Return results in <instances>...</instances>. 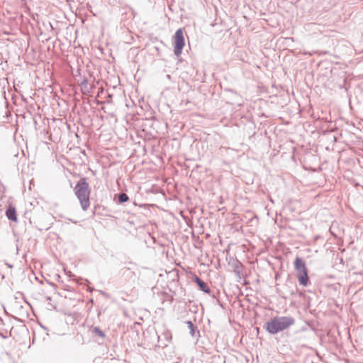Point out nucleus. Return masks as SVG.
Segmentation results:
<instances>
[{"instance_id":"obj_11","label":"nucleus","mask_w":363,"mask_h":363,"mask_svg":"<svg viewBox=\"0 0 363 363\" xmlns=\"http://www.w3.org/2000/svg\"><path fill=\"white\" fill-rule=\"evenodd\" d=\"M242 263L238 261V259H236V261L233 263V267L235 268V270H239V267H242Z\"/></svg>"},{"instance_id":"obj_3","label":"nucleus","mask_w":363,"mask_h":363,"mask_svg":"<svg viewBox=\"0 0 363 363\" xmlns=\"http://www.w3.org/2000/svg\"><path fill=\"white\" fill-rule=\"evenodd\" d=\"M294 269L297 272L296 277L300 285L303 286H308L311 282L308 275V269L303 259L296 257L294 260Z\"/></svg>"},{"instance_id":"obj_16","label":"nucleus","mask_w":363,"mask_h":363,"mask_svg":"<svg viewBox=\"0 0 363 363\" xmlns=\"http://www.w3.org/2000/svg\"><path fill=\"white\" fill-rule=\"evenodd\" d=\"M0 321L1 322L2 321V319L0 318Z\"/></svg>"},{"instance_id":"obj_2","label":"nucleus","mask_w":363,"mask_h":363,"mask_svg":"<svg viewBox=\"0 0 363 363\" xmlns=\"http://www.w3.org/2000/svg\"><path fill=\"white\" fill-rule=\"evenodd\" d=\"M74 190L77 198L79 201L82 210L84 211H86L90 206V189L86 178H81L77 182Z\"/></svg>"},{"instance_id":"obj_6","label":"nucleus","mask_w":363,"mask_h":363,"mask_svg":"<svg viewBox=\"0 0 363 363\" xmlns=\"http://www.w3.org/2000/svg\"><path fill=\"white\" fill-rule=\"evenodd\" d=\"M6 216L7 218L11 221H17V214L16 208L11 205H9L6 211Z\"/></svg>"},{"instance_id":"obj_4","label":"nucleus","mask_w":363,"mask_h":363,"mask_svg":"<svg viewBox=\"0 0 363 363\" xmlns=\"http://www.w3.org/2000/svg\"><path fill=\"white\" fill-rule=\"evenodd\" d=\"M184 45L185 40L183 30L179 28L176 30L174 35V52L177 57L181 55Z\"/></svg>"},{"instance_id":"obj_8","label":"nucleus","mask_w":363,"mask_h":363,"mask_svg":"<svg viewBox=\"0 0 363 363\" xmlns=\"http://www.w3.org/2000/svg\"><path fill=\"white\" fill-rule=\"evenodd\" d=\"M80 85L82 86V93L84 94H89L90 92H91L92 89L94 88V86L92 85L89 86L88 80L86 78H84L83 79Z\"/></svg>"},{"instance_id":"obj_15","label":"nucleus","mask_w":363,"mask_h":363,"mask_svg":"<svg viewBox=\"0 0 363 363\" xmlns=\"http://www.w3.org/2000/svg\"><path fill=\"white\" fill-rule=\"evenodd\" d=\"M47 299H48V301H50L51 298L50 297H48Z\"/></svg>"},{"instance_id":"obj_9","label":"nucleus","mask_w":363,"mask_h":363,"mask_svg":"<svg viewBox=\"0 0 363 363\" xmlns=\"http://www.w3.org/2000/svg\"><path fill=\"white\" fill-rule=\"evenodd\" d=\"M91 332L94 336H98L102 339L106 337L104 332L102 331L99 327H94L92 329H91Z\"/></svg>"},{"instance_id":"obj_5","label":"nucleus","mask_w":363,"mask_h":363,"mask_svg":"<svg viewBox=\"0 0 363 363\" xmlns=\"http://www.w3.org/2000/svg\"><path fill=\"white\" fill-rule=\"evenodd\" d=\"M194 281L196 283L198 287L201 291L207 294H209L211 293L210 288L208 286L207 284L201 279L196 276L194 277Z\"/></svg>"},{"instance_id":"obj_13","label":"nucleus","mask_w":363,"mask_h":363,"mask_svg":"<svg viewBox=\"0 0 363 363\" xmlns=\"http://www.w3.org/2000/svg\"><path fill=\"white\" fill-rule=\"evenodd\" d=\"M113 94H108L106 102L111 103L112 102Z\"/></svg>"},{"instance_id":"obj_7","label":"nucleus","mask_w":363,"mask_h":363,"mask_svg":"<svg viewBox=\"0 0 363 363\" xmlns=\"http://www.w3.org/2000/svg\"><path fill=\"white\" fill-rule=\"evenodd\" d=\"M188 329L189 330V334L192 337H196V334L198 336L199 335V331L197 330V327L191 321L188 320L186 322Z\"/></svg>"},{"instance_id":"obj_10","label":"nucleus","mask_w":363,"mask_h":363,"mask_svg":"<svg viewBox=\"0 0 363 363\" xmlns=\"http://www.w3.org/2000/svg\"><path fill=\"white\" fill-rule=\"evenodd\" d=\"M118 203H123L128 201L129 197L125 193H120L118 196Z\"/></svg>"},{"instance_id":"obj_14","label":"nucleus","mask_w":363,"mask_h":363,"mask_svg":"<svg viewBox=\"0 0 363 363\" xmlns=\"http://www.w3.org/2000/svg\"><path fill=\"white\" fill-rule=\"evenodd\" d=\"M0 335L3 337V338H6L7 336L6 335H4V334L1 333Z\"/></svg>"},{"instance_id":"obj_1","label":"nucleus","mask_w":363,"mask_h":363,"mask_svg":"<svg viewBox=\"0 0 363 363\" xmlns=\"http://www.w3.org/2000/svg\"><path fill=\"white\" fill-rule=\"evenodd\" d=\"M295 323V319L291 316H275L267 321L263 328L270 335H276L288 329Z\"/></svg>"},{"instance_id":"obj_12","label":"nucleus","mask_w":363,"mask_h":363,"mask_svg":"<svg viewBox=\"0 0 363 363\" xmlns=\"http://www.w3.org/2000/svg\"><path fill=\"white\" fill-rule=\"evenodd\" d=\"M234 272L239 279H241L242 272L240 270H234Z\"/></svg>"}]
</instances>
